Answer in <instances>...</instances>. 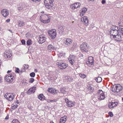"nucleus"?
I'll return each mask as SVG.
<instances>
[{
  "label": "nucleus",
  "mask_w": 123,
  "mask_h": 123,
  "mask_svg": "<svg viewBox=\"0 0 123 123\" xmlns=\"http://www.w3.org/2000/svg\"><path fill=\"white\" fill-rule=\"evenodd\" d=\"M47 15L43 14L41 15L40 17V21L44 23H47L50 22V19Z\"/></svg>",
  "instance_id": "obj_1"
},
{
  "label": "nucleus",
  "mask_w": 123,
  "mask_h": 123,
  "mask_svg": "<svg viewBox=\"0 0 123 123\" xmlns=\"http://www.w3.org/2000/svg\"><path fill=\"white\" fill-rule=\"evenodd\" d=\"M123 89V87L120 84L115 85L113 86L112 88V91L114 92H118Z\"/></svg>",
  "instance_id": "obj_2"
},
{
  "label": "nucleus",
  "mask_w": 123,
  "mask_h": 123,
  "mask_svg": "<svg viewBox=\"0 0 123 123\" xmlns=\"http://www.w3.org/2000/svg\"><path fill=\"white\" fill-rule=\"evenodd\" d=\"M4 97L9 101H12L14 99L15 94L14 93H6L4 95Z\"/></svg>",
  "instance_id": "obj_3"
},
{
  "label": "nucleus",
  "mask_w": 123,
  "mask_h": 123,
  "mask_svg": "<svg viewBox=\"0 0 123 123\" xmlns=\"http://www.w3.org/2000/svg\"><path fill=\"white\" fill-rule=\"evenodd\" d=\"M54 0H44V3L45 6L50 9L53 6V2Z\"/></svg>",
  "instance_id": "obj_4"
},
{
  "label": "nucleus",
  "mask_w": 123,
  "mask_h": 123,
  "mask_svg": "<svg viewBox=\"0 0 123 123\" xmlns=\"http://www.w3.org/2000/svg\"><path fill=\"white\" fill-rule=\"evenodd\" d=\"M97 96L98 99L100 100L104 99L105 98L104 92L101 90H98Z\"/></svg>",
  "instance_id": "obj_5"
},
{
  "label": "nucleus",
  "mask_w": 123,
  "mask_h": 123,
  "mask_svg": "<svg viewBox=\"0 0 123 123\" xmlns=\"http://www.w3.org/2000/svg\"><path fill=\"white\" fill-rule=\"evenodd\" d=\"M86 64L89 67H92L94 64L93 58L92 56H90L88 58V60L86 62Z\"/></svg>",
  "instance_id": "obj_6"
},
{
  "label": "nucleus",
  "mask_w": 123,
  "mask_h": 123,
  "mask_svg": "<svg viewBox=\"0 0 123 123\" xmlns=\"http://www.w3.org/2000/svg\"><path fill=\"white\" fill-rule=\"evenodd\" d=\"M48 32L52 39H54L56 37V30L55 29L49 30L48 31Z\"/></svg>",
  "instance_id": "obj_7"
},
{
  "label": "nucleus",
  "mask_w": 123,
  "mask_h": 123,
  "mask_svg": "<svg viewBox=\"0 0 123 123\" xmlns=\"http://www.w3.org/2000/svg\"><path fill=\"white\" fill-rule=\"evenodd\" d=\"M14 76L9 74L8 75L6 76L5 77V80L7 82H12L14 79Z\"/></svg>",
  "instance_id": "obj_8"
},
{
  "label": "nucleus",
  "mask_w": 123,
  "mask_h": 123,
  "mask_svg": "<svg viewBox=\"0 0 123 123\" xmlns=\"http://www.w3.org/2000/svg\"><path fill=\"white\" fill-rule=\"evenodd\" d=\"M113 28H115V29H112L110 31V34L111 35H112L113 36H116L117 34L118 33V30H117V27L115 26H113Z\"/></svg>",
  "instance_id": "obj_9"
},
{
  "label": "nucleus",
  "mask_w": 123,
  "mask_h": 123,
  "mask_svg": "<svg viewBox=\"0 0 123 123\" xmlns=\"http://www.w3.org/2000/svg\"><path fill=\"white\" fill-rule=\"evenodd\" d=\"M80 47L82 51H84L86 52L87 51V49L88 48L87 44L86 43H83L80 45Z\"/></svg>",
  "instance_id": "obj_10"
},
{
  "label": "nucleus",
  "mask_w": 123,
  "mask_h": 123,
  "mask_svg": "<svg viewBox=\"0 0 123 123\" xmlns=\"http://www.w3.org/2000/svg\"><path fill=\"white\" fill-rule=\"evenodd\" d=\"M38 42L40 43H42L44 42L46 40V38L43 35L39 36L38 37Z\"/></svg>",
  "instance_id": "obj_11"
},
{
  "label": "nucleus",
  "mask_w": 123,
  "mask_h": 123,
  "mask_svg": "<svg viewBox=\"0 0 123 123\" xmlns=\"http://www.w3.org/2000/svg\"><path fill=\"white\" fill-rule=\"evenodd\" d=\"M62 41L65 45H69L72 42V40L69 38H64L63 39Z\"/></svg>",
  "instance_id": "obj_12"
},
{
  "label": "nucleus",
  "mask_w": 123,
  "mask_h": 123,
  "mask_svg": "<svg viewBox=\"0 0 123 123\" xmlns=\"http://www.w3.org/2000/svg\"><path fill=\"white\" fill-rule=\"evenodd\" d=\"M81 6V4L79 2H77L71 5L70 7L72 9H77L80 7Z\"/></svg>",
  "instance_id": "obj_13"
},
{
  "label": "nucleus",
  "mask_w": 123,
  "mask_h": 123,
  "mask_svg": "<svg viewBox=\"0 0 123 123\" xmlns=\"http://www.w3.org/2000/svg\"><path fill=\"white\" fill-rule=\"evenodd\" d=\"M81 21L83 22V23L86 25L87 26L88 25V20L86 16L84 17L81 19Z\"/></svg>",
  "instance_id": "obj_14"
},
{
  "label": "nucleus",
  "mask_w": 123,
  "mask_h": 123,
  "mask_svg": "<svg viewBox=\"0 0 123 123\" xmlns=\"http://www.w3.org/2000/svg\"><path fill=\"white\" fill-rule=\"evenodd\" d=\"M57 65L60 66V68L61 69L65 68L68 66V64L64 63H61L60 62H57Z\"/></svg>",
  "instance_id": "obj_15"
},
{
  "label": "nucleus",
  "mask_w": 123,
  "mask_h": 123,
  "mask_svg": "<svg viewBox=\"0 0 123 123\" xmlns=\"http://www.w3.org/2000/svg\"><path fill=\"white\" fill-rule=\"evenodd\" d=\"M117 104V102H110L108 105V107L110 109H111L116 106Z\"/></svg>",
  "instance_id": "obj_16"
},
{
  "label": "nucleus",
  "mask_w": 123,
  "mask_h": 123,
  "mask_svg": "<svg viewBox=\"0 0 123 123\" xmlns=\"http://www.w3.org/2000/svg\"><path fill=\"white\" fill-rule=\"evenodd\" d=\"M1 13L3 16L5 17H6L9 14L8 11L7 10L5 9H4L2 10Z\"/></svg>",
  "instance_id": "obj_17"
},
{
  "label": "nucleus",
  "mask_w": 123,
  "mask_h": 123,
  "mask_svg": "<svg viewBox=\"0 0 123 123\" xmlns=\"http://www.w3.org/2000/svg\"><path fill=\"white\" fill-rule=\"evenodd\" d=\"M35 87H32L27 91V93L28 94H30L32 93H34L35 91Z\"/></svg>",
  "instance_id": "obj_18"
},
{
  "label": "nucleus",
  "mask_w": 123,
  "mask_h": 123,
  "mask_svg": "<svg viewBox=\"0 0 123 123\" xmlns=\"http://www.w3.org/2000/svg\"><path fill=\"white\" fill-rule=\"evenodd\" d=\"M119 33L117 34L116 36L113 37L115 38V40L117 41H121V36L119 34Z\"/></svg>",
  "instance_id": "obj_19"
},
{
  "label": "nucleus",
  "mask_w": 123,
  "mask_h": 123,
  "mask_svg": "<svg viewBox=\"0 0 123 123\" xmlns=\"http://www.w3.org/2000/svg\"><path fill=\"white\" fill-rule=\"evenodd\" d=\"M87 8L85 7H84L81 9V11L80 12V15L81 17L83 16L84 13L86 12Z\"/></svg>",
  "instance_id": "obj_20"
},
{
  "label": "nucleus",
  "mask_w": 123,
  "mask_h": 123,
  "mask_svg": "<svg viewBox=\"0 0 123 123\" xmlns=\"http://www.w3.org/2000/svg\"><path fill=\"white\" fill-rule=\"evenodd\" d=\"M94 89L89 84L88 85L86 88V91L89 92H92L93 91Z\"/></svg>",
  "instance_id": "obj_21"
},
{
  "label": "nucleus",
  "mask_w": 123,
  "mask_h": 123,
  "mask_svg": "<svg viewBox=\"0 0 123 123\" xmlns=\"http://www.w3.org/2000/svg\"><path fill=\"white\" fill-rule=\"evenodd\" d=\"M48 92H51L52 93H56L57 92L56 90L54 89V88H49L48 89Z\"/></svg>",
  "instance_id": "obj_22"
},
{
  "label": "nucleus",
  "mask_w": 123,
  "mask_h": 123,
  "mask_svg": "<svg viewBox=\"0 0 123 123\" xmlns=\"http://www.w3.org/2000/svg\"><path fill=\"white\" fill-rule=\"evenodd\" d=\"M75 104V103L74 102L69 101L68 102L67 105L68 107H71L73 106Z\"/></svg>",
  "instance_id": "obj_23"
},
{
  "label": "nucleus",
  "mask_w": 123,
  "mask_h": 123,
  "mask_svg": "<svg viewBox=\"0 0 123 123\" xmlns=\"http://www.w3.org/2000/svg\"><path fill=\"white\" fill-rule=\"evenodd\" d=\"M66 80L68 82H70L73 80V79L72 77L69 76H66L65 77Z\"/></svg>",
  "instance_id": "obj_24"
},
{
  "label": "nucleus",
  "mask_w": 123,
  "mask_h": 123,
  "mask_svg": "<svg viewBox=\"0 0 123 123\" xmlns=\"http://www.w3.org/2000/svg\"><path fill=\"white\" fill-rule=\"evenodd\" d=\"M67 118L66 116L61 117L60 119V123H65L67 120Z\"/></svg>",
  "instance_id": "obj_25"
},
{
  "label": "nucleus",
  "mask_w": 123,
  "mask_h": 123,
  "mask_svg": "<svg viewBox=\"0 0 123 123\" xmlns=\"http://www.w3.org/2000/svg\"><path fill=\"white\" fill-rule=\"evenodd\" d=\"M47 47L48 49L50 51L54 50L55 49V47L52 45L51 44L48 45L47 46Z\"/></svg>",
  "instance_id": "obj_26"
},
{
  "label": "nucleus",
  "mask_w": 123,
  "mask_h": 123,
  "mask_svg": "<svg viewBox=\"0 0 123 123\" xmlns=\"http://www.w3.org/2000/svg\"><path fill=\"white\" fill-rule=\"evenodd\" d=\"M5 54L6 55L7 58H10L12 56L11 53L10 51L7 52L5 53Z\"/></svg>",
  "instance_id": "obj_27"
},
{
  "label": "nucleus",
  "mask_w": 123,
  "mask_h": 123,
  "mask_svg": "<svg viewBox=\"0 0 123 123\" xmlns=\"http://www.w3.org/2000/svg\"><path fill=\"white\" fill-rule=\"evenodd\" d=\"M64 27L63 26H62L61 25H59L58 26V29L59 30L61 31L62 32H64Z\"/></svg>",
  "instance_id": "obj_28"
},
{
  "label": "nucleus",
  "mask_w": 123,
  "mask_h": 123,
  "mask_svg": "<svg viewBox=\"0 0 123 123\" xmlns=\"http://www.w3.org/2000/svg\"><path fill=\"white\" fill-rule=\"evenodd\" d=\"M60 91L61 93H62L64 94V95H66L67 92L65 91L64 88H61L60 89Z\"/></svg>",
  "instance_id": "obj_29"
},
{
  "label": "nucleus",
  "mask_w": 123,
  "mask_h": 123,
  "mask_svg": "<svg viewBox=\"0 0 123 123\" xmlns=\"http://www.w3.org/2000/svg\"><path fill=\"white\" fill-rule=\"evenodd\" d=\"M24 23L21 21H19L18 22V25L20 27H22L24 25Z\"/></svg>",
  "instance_id": "obj_30"
},
{
  "label": "nucleus",
  "mask_w": 123,
  "mask_h": 123,
  "mask_svg": "<svg viewBox=\"0 0 123 123\" xmlns=\"http://www.w3.org/2000/svg\"><path fill=\"white\" fill-rule=\"evenodd\" d=\"M38 98L41 100H43L44 99V96L42 94H40L38 96Z\"/></svg>",
  "instance_id": "obj_31"
},
{
  "label": "nucleus",
  "mask_w": 123,
  "mask_h": 123,
  "mask_svg": "<svg viewBox=\"0 0 123 123\" xmlns=\"http://www.w3.org/2000/svg\"><path fill=\"white\" fill-rule=\"evenodd\" d=\"M118 25L120 27V29L121 30L122 29L121 28H123V23L122 22H119L118 23Z\"/></svg>",
  "instance_id": "obj_32"
},
{
  "label": "nucleus",
  "mask_w": 123,
  "mask_h": 123,
  "mask_svg": "<svg viewBox=\"0 0 123 123\" xmlns=\"http://www.w3.org/2000/svg\"><path fill=\"white\" fill-rule=\"evenodd\" d=\"M95 80H96L97 82H99L102 81V79L101 77H99L96 78L95 79Z\"/></svg>",
  "instance_id": "obj_33"
},
{
  "label": "nucleus",
  "mask_w": 123,
  "mask_h": 123,
  "mask_svg": "<svg viewBox=\"0 0 123 123\" xmlns=\"http://www.w3.org/2000/svg\"><path fill=\"white\" fill-rule=\"evenodd\" d=\"M26 43L27 45H30L32 44V42L31 40L29 39L27 41Z\"/></svg>",
  "instance_id": "obj_34"
},
{
  "label": "nucleus",
  "mask_w": 123,
  "mask_h": 123,
  "mask_svg": "<svg viewBox=\"0 0 123 123\" xmlns=\"http://www.w3.org/2000/svg\"><path fill=\"white\" fill-rule=\"evenodd\" d=\"M68 60L71 63V64L72 65H73V64L74 63V62L75 61V59L73 60L71 59Z\"/></svg>",
  "instance_id": "obj_35"
},
{
  "label": "nucleus",
  "mask_w": 123,
  "mask_h": 123,
  "mask_svg": "<svg viewBox=\"0 0 123 123\" xmlns=\"http://www.w3.org/2000/svg\"><path fill=\"white\" fill-rule=\"evenodd\" d=\"M79 75L80 77L83 78H84L86 77V75L83 74H80Z\"/></svg>",
  "instance_id": "obj_36"
},
{
  "label": "nucleus",
  "mask_w": 123,
  "mask_h": 123,
  "mask_svg": "<svg viewBox=\"0 0 123 123\" xmlns=\"http://www.w3.org/2000/svg\"><path fill=\"white\" fill-rule=\"evenodd\" d=\"M11 123H20L17 120L14 119L12 121Z\"/></svg>",
  "instance_id": "obj_37"
},
{
  "label": "nucleus",
  "mask_w": 123,
  "mask_h": 123,
  "mask_svg": "<svg viewBox=\"0 0 123 123\" xmlns=\"http://www.w3.org/2000/svg\"><path fill=\"white\" fill-rule=\"evenodd\" d=\"M75 56L74 55H70V58H68V59H73V60L75 59Z\"/></svg>",
  "instance_id": "obj_38"
},
{
  "label": "nucleus",
  "mask_w": 123,
  "mask_h": 123,
  "mask_svg": "<svg viewBox=\"0 0 123 123\" xmlns=\"http://www.w3.org/2000/svg\"><path fill=\"white\" fill-rule=\"evenodd\" d=\"M30 75L32 77H34L35 76V74L34 72H32L30 74Z\"/></svg>",
  "instance_id": "obj_39"
},
{
  "label": "nucleus",
  "mask_w": 123,
  "mask_h": 123,
  "mask_svg": "<svg viewBox=\"0 0 123 123\" xmlns=\"http://www.w3.org/2000/svg\"><path fill=\"white\" fill-rule=\"evenodd\" d=\"M34 80V79L32 78H31L30 79L29 82L31 83H32Z\"/></svg>",
  "instance_id": "obj_40"
},
{
  "label": "nucleus",
  "mask_w": 123,
  "mask_h": 123,
  "mask_svg": "<svg viewBox=\"0 0 123 123\" xmlns=\"http://www.w3.org/2000/svg\"><path fill=\"white\" fill-rule=\"evenodd\" d=\"M18 105H15L12 106V108L13 109H15L17 107Z\"/></svg>",
  "instance_id": "obj_41"
},
{
  "label": "nucleus",
  "mask_w": 123,
  "mask_h": 123,
  "mask_svg": "<svg viewBox=\"0 0 123 123\" xmlns=\"http://www.w3.org/2000/svg\"><path fill=\"white\" fill-rule=\"evenodd\" d=\"M23 8L22 7H18V10L20 11L21 12L22 11Z\"/></svg>",
  "instance_id": "obj_42"
},
{
  "label": "nucleus",
  "mask_w": 123,
  "mask_h": 123,
  "mask_svg": "<svg viewBox=\"0 0 123 123\" xmlns=\"http://www.w3.org/2000/svg\"><path fill=\"white\" fill-rule=\"evenodd\" d=\"M58 56L59 57H63V54L62 53H59V54H58Z\"/></svg>",
  "instance_id": "obj_43"
},
{
  "label": "nucleus",
  "mask_w": 123,
  "mask_h": 123,
  "mask_svg": "<svg viewBox=\"0 0 123 123\" xmlns=\"http://www.w3.org/2000/svg\"><path fill=\"white\" fill-rule=\"evenodd\" d=\"M109 116L111 117H112L113 116V114L111 112H109Z\"/></svg>",
  "instance_id": "obj_44"
},
{
  "label": "nucleus",
  "mask_w": 123,
  "mask_h": 123,
  "mask_svg": "<svg viewBox=\"0 0 123 123\" xmlns=\"http://www.w3.org/2000/svg\"><path fill=\"white\" fill-rule=\"evenodd\" d=\"M21 43L23 44H25V41L24 40H22L21 41Z\"/></svg>",
  "instance_id": "obj_45"
},
{
  "label": "nucleus",
  "mask_w": 123,
  "mask_h": 123,
  "mask_svg": "<svg viewBox=\"0 0 123 123\" xmlns=\"http://www.w3.org/2000/svg\"><path fill=\"white\" fill-rule=\"evenodd\" d=\"M41 0H31L34 2H39Z\"/></svg>",
  "instance_id": "obj_46"
},
{
  "label": "nucleus",
  "mask_w": 123,
  "mask_h": 123,
  "mask_svg": "<svg viewBox=\"0 0 123 123\" xmlns=\"http://www.w3.org/2000/svg\"><path fill=\"white\" fill-rule=\"evenodd\" d=\"M24 67L25 68L27 69L28 68L29 66L28 65H24Z\"/></svg>",
  "instance_id": "obj_47"
},
{
  "label": "nucleus",
  "mask_w": 123,
  "mask_h": 123,
  "mask_svg": "<svg viewBox=\"0 0 123 123\" xmlns=\"http://www.w3.org/2000/svg\"><path fill=\"white\" fill-rule=\"evenodd\" d=\"M19 69L18 68H17L15 72L16 73H19Z\"/></svg>",
  "instance_id": "obj_48"
},
{
  "label": "nucleus",
  "mask_w": 123,
  "mask_h": 123,
  "mask_svg": "<svg viewBox=\"0 0 123 123\" xmlns=\"http://www.w3.org/2000/svg\"><path fill=\"white\" fill-rule=\"evenodd\" d=\"M122 29L121 30V33L122 34V35L123 36V28H121Z\"/></svg>",
  "instance_id": "obj_49"
},
{
  "label": "nucleus",
  "mask_w": 123,
  "mask_h": 123,
  "mask_svg": "<svg viewBox=\"0 0 123 123\" xmlns=\"http://www.w3.org/2000/svg\"><path fill=\"white\" fill-rule=\"evenodd\" d=\"M105 2V0H103L102 1V3L103 4H104Z\"/></svg>",
  "instance_id": "obj_50"
},
{
  "label": "nucleus",
  "mask_w": 123,
  "mask_h": 123,
  "mask_svg": "<svg viewBox=\"0 0 123 123\" xmlns=\"http://www.w3.org/2000/svg\"><path fill=\"white\" fill-rule=\"evenodd\" d=\"M65 101L66 102V103H67V102L68 103V102L70 101L68 100V99L67 98H65Z\"/></svg>",
  "instance_id": "obj_51"
},
{
  "label": "nucleus",
  "mask_w": 123,
  "mask_h": 123,
  "mask_svg": "<svg viewBox=\"0 0 123 123\" xmlns=\"http://www.w3.org/2000/svg\"><path fill=\"white\" fill-rule=\"evenodd\" d=\"M47 101L48 103L52 102L51 100H47Z\"/></svg>",
  "instance_id": "obj_52"
},
{
  "label": "nucleus",
  "mask_w": 123,
  "mask_h": 123,
  "mask_svg": "<svg viewBox=\"0 0 123 123\" xmlns=\"http://www.w3.org/2000/svg\"><path fill=\"white\" fill-rule=\"evenodd\" d=\"M10 21V19H8L6 20V22H8Z\"/></svg>",
  "instance_id": "obj_53"
},
{
  "label": "nucleus",
  "mask_w": 123,
  "mask_h": 123,
  "mask_svg": "<svg viewBox=\"0 0 123 123\" xmlns=\"http://www.w3.org/2000/svg\"><path fill=\"white\" fill-rule=\"evenodd\" d=\"M2 81V79L1 77H0V82H1Z\"/></svg>",
  "instance_id": "obj_54"
},
{
  "label": "nucleus",
  "mask_w": 123,
  "mask_h": 123,
  "mask_svg": "<svg viewBox=\"0 0 123 123\" xmlns=\"http://www.w3.org/2000/svg\"><path fill=\"white\" fill-rule=\"evenodd\" d=\"M52 102H55L56 101V100L55 99H54L53 100H51Z\"/></svg>",
  "instance_id": "obj_55"
},
{
  "label": "nucleus",
  "mask_w": 123,
  "mask_h": 123,
  "mask_svg": "<svg viewBox=\"0 0 123 123\" xmlns=\"http://www.w3.org/2000/svg\"><path fill=\"white\" fill-rule=\"evenodd\" d=\"M8 116H7L5 117V119H8Z\"/></svg>",
  "instance_id": "obj_56"
},
{
  "label": "nucleus",
  "mask_w": 123,
  "mask_h": 123,
  "mask_svg": "<svg viewBox=\"0 0 123 123\" xmlns=\"http://www.w3.org/2000/svg\"><path fill=\"white\" fill-rule=\"evenodd\" d=\"M2 113V110H1V109H0V114Z\"/></svg>",
  "instance_id": "obj_57"
},
{
  "label": "nucleus",
  "mask_w": 123,
  "mask_h": 123,
  "mask_svg": "<svg viewBox=\"0 0 123 123\" xmlns=\"http://www.w3.org/2000/svg\"><path fill=\"white\" fill-rule=\"evenodd\" d=\"M37 69H35L34 70V72H37Z\"/></svg>",
  "instance_id": "obj_58"
},
{
  "label": "nucleus",
  "mask_w": 123,
  "mask_h": 123,
  "mask_svg": "<svg viewBox=\"0 0 123 123\" xmlns=\"http://www.w3.org/2000/svg\"><path fill=\"white\" fill-rule=\"evenodd\" d=\"M11 72V71H9H9H8L7 72V73H10Z\"/></svg>",
  "instance_id": "obj_59"
},
{
  "label": "nucleus",
  "mask_w": 123,
  "mask_h": 123,
  "mask_svg": "<svg viewBox=\"0 0 123 123\" xmlns=\"http://www.w3.org/2000/svg\"><path fill=\"white\" fill-rule=\"evenodd\" d=\"M113 26L112 27V29H115V28L114 27V28H113V26Z\"/></svg>",
  "instance_id": "obj_60"
},
{
  "label": "nucleus",
  "mask_w": 123,
  "mask_h": 123,
  "mask_svg": "<svg viewBox=\"0 0 123 123\" xmlns=\"http://www.w3.org/2000/svg\"><path fill=\"white\" fill-rule=\"evenodd\" d=\"M50 123H54L52 121H51L50 122Z\"/></svg>",
  "instance_id": "obj_61"
},
{
  "label": "nucleus",
  "mask_w": 123,
  "mask_h": 123,
  "mask_svg": "<svg viewBox=\"0 0 123 123\" xmlns=\"http://www.w3.org/2000/svg\"><path fill=\"white\" fill-rule=\"evenodd\" d=\"M89 1H93L94 0H89Z\"/></svg>",
  "instance_id": "obj_62"
},
{
  "label": "nucleus",
  "mask_w": 123,
  "mask_h": 123,
  "mask_svg": "<svg viewBox=\"0 0 123 123\" xmlns=\"http://www.w3.org/2000/svg\"><path fill=\"white\" fill-rule=\"evenodd\" d=\"M122 101H123V98H122Z\"/></svg>",
  "instance_id": "obj_63"
}]
</instances>
